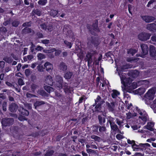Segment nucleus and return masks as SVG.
Returning <instances> with one entry per match:
<instances>
[{
  "label": "nucleus",
  "mask_w": 156,
  "mask_h": 156,
  "mask_svg": "<svg viewBox=\"0 0 156 156\" xmlns=\"http://www.w3.org/2000/svg\"><path fill=\"white\" fill-rule=\"evenodd\" d=\"M87 27L89 32L92 35L95 36L96 32L99 33L100 31L98 27V21L97 20H95L91 25L87 24Z\"/></svg>",
  "instance_id": "f257e3e1"
},
{
  "label": "nucleus",
  "mask_w": 156,
  "mask_h": 156,
  "mask_svg": "<svg viewBox=\"0 0 156 156\" xmlns=\"http://www.w3.org/2000/svg\"><path fill=\"white\" fill-rule=\"evenodd\" d=\"M97 54V52L95 50H90L87 52L86 55L85 60L87 62L88 65L89 66L90 64H91L93 62L92 57L94 56Z\"/></svg>",
  "instance_id": "f03ea898"
},
{
  "label": "nucleus",
  "mask_w": 156,
  "mask_h": 156,
  "mask_svg": "<svg viewBox=\"0 0 156 156\" xmlns=\"http://www.w3.org/2000/svg\"><path fill=\"white\" fill-rule=\"evenodd\" d=\"M121 79V83L126 87L128 85L131 84L132 80L130 77L126 78V77L123 75V73H122L121 75L119 74Z\"/></svg>",
  "instance_id": "7ed1b4c3"
},
{
  "label": "nucleus",
  "mask_w": 156,
  "mask_h": 156,
  "mask_svg": "<svg viewBox=\"0 0 156 156\" xmlns=\"http://www.w3.org/2000/svg\"><path fill=\"white\" fill-rule=\"evenodd\" d=\"M14 122V120L13 118H6L2 119L1 123L2 126L6 127L12 125Z\"/></svg>",
  "instance_id": "20e7f679"
},
{
  "label": "nucleus",
  "mask_w": 156,
  "mask_h": 156,
  "mask_svg": "<svg viewBox=\"0 0 156 156\" xmlns=\"http://www.w3.org/2000/svg\"><path fill=\"white\" fill-rule=\"evenodd\" d=\"M151 36L150 34L143 32L138 35V37L140 40L141 41H145L149 39Z\"/></svg>",
  "instance_id": "39448f33"
},
{
  "label": "nucleus",
  "mask_w": 156,
  "mask_h": 156,
  "mask_svg": "<svg viewBox=\"0 0 156 156\" xmlns=\"http://www.w3.org/2000/svg\"><path fill=\"white\" fill-rule=\"evenodd\" d=\"M155 92L153 89H150L144 95V97L147 100H152L154 98Z\"/></svg>",
  "instance_id": "423d86ee"
},
{
  "label": "nucleus",
  "mask_w": 156,
  "mask_h": 156,
  "mask_svg": "<svg viewBox=\"0 0 156 156\" xmlns=\"http://www.w3.org/2000/svg\"><path fill=\"white\" fill-rule=\"evenodd\" d=\"M90 43L93 45L95 47H97L100 44L98 37L95 36L91 37L89 39Z\"/></svg>",
  "instance_id": "0eeeda50"
},
{
  "label": "nucleus",
  "mask_w": 156,
  "mask_h": 156,
  "mask_svg": "<svg viewBox=\"0 0 156 156\" xmlns=\"http://www.w3.org/2000/svg\"><path fill=\"white\" fill-rule=\"evenodd\" d=\"M142 19L147 23H149L152 22L155 20L154 17L151 16H141Z\"/></svg>",
  "instance_id": "6e6552de"
},
{
  "label": "nucleus",
  "mask_w": 156,
  "mask_h": 156,
  "mask_svg": "<svg viewBox=\"0 0 156 156\" xmlns=\"http://www.w3.org/2000/svg\"><path fill=\"white\" fill-rule=\"evenodd\" d=\"M149 53L151 56L156 60V50L155 48L152 45L150 46Z\"/></svg>",
  "instance_id": "1a4fd4ad"
},
{
  "label": "nucleus",
  "mask_w": 156,
  "mask_h": 156,
  "mask_svg": "<svg viewBox=\"0 0 156 156\" xmlns=\"http://www.w3.org/2000/svg\"><path fill=\"white\" fill-rule=\"evenodd\" d=\"M18 111L19 114L21 116H26L28 115L29 114V111L22 107H20L18 108Z\"/></svg>",
  "instance_id": "9d476101"
},
{
  "label": "nucleus",
  "mask_w": 156,
  "mask_h": 156,
  "mask_svg": "<svg viewBox=\"0 0 156 156\" xmlns=\"http://www.w3.org/2000/svg\"><path fill=\"white\" fill-rule=\"evenodd\" d=\"M44 69L48 72H51L53 69V65L48 62H45L44 65Z\"/></svg>",
  "instance_id": "9b49d317"
},
{
  "label": "nucleus",
  "mask_w": 156,
  "mask_h": 156,
  "mask_svg": "<svg viewBox=\"0 0 156 156\" xmlns=\"http://www.w3.org/2000/svg\"><path fill=\"white\" fill-rule=\"evenodd\" d=\"M98 119L99 124L101 126H105L104 123L105 122V117L103 114L98 115Z\"/></svg>",
  "instance_id": "f8f14e48"
},
{
  "label": "nucleus",
  "mask_w": 156,
  "mask_h": 156,
  "mask_svg": "<svg viewBox=\"0 0 156 156\" xmlns=\"http://www.w3.org/2000/svg\"><path fill=\"white\" fill-rule=\"evenodd\" d=\"M73 75V74L72 71H67L64 72L63 76L66 79L68 80L72 77Z\"/></svg>",
  "instance_id": "ddd939ff"
},
{
  "label": "nucleus",
  "mask_w": 156,
  "mask_h": 156,
  "mask_svg": "<svg viewBox=\"0 0 156 156\" xmlns=\"http://www.w3.org/2000/svg\"><path fill=\"white\" fill-rule=\"evenodd\" d=\"M141 48L142 52L144 55H146L148 53L149 48L147 45L145 44H142L140 45Z\"/></svg>",
  "instance_id": "4468645a"
},
{
  "label": "nucleus",
  "mask_w": 156,
  "mask_h": 156,
  "mask_svg": "<svg viewBox=\"0 0 156 156\" xmlns=\"http://www.w3.org/2000/svg\"><path fill=\"white\" fill-rule=\"evenodd\" d=\"M132 147L133 151H143L142 146L141 144L139 145L136 144L135 143L132 145Z\"/></svg>",
  "instance_id": "2eb2a0df"
},
{
  "label": "nucleus",
  "mask_w": 156,
  "mask_h": 156,
  "mask_svg": "<svg viewBox=\"0 0 156 156\" xmlns=\"http://www.w3.org/2000/svg\"><path fill=\"white\" fill-rule=\"evenodd\" d=\"M45 82L46 83L51 86H53L54 84L53 78L50 75L46 76L45 79Z\"/></svg>",
  "instance_id": "dca6fc26"
},
{
  "label": "nucleus",
  "mask_w": 156,
  "mask_h": 156,
  "mask_svg": "<svg viewBox=\"0 0 156 156\" xmlns=\"http://www.w3.org/2000/svg\"><path fill=\"white\" fill-rule=\"evenodd\" d=\"M146 28L151 31H156V24L154 23L148 24Z\"/></svg>",
  "instance_id": "f3484780"
},
{
  "label": "nucleus",
  "mask_w": 156,
  "mask_h": 156,
  "mask_svg": "<svg viewBox=\"0 0 156 156\" xmlns=\"http://www.w3.org/2000/svg\"><path fill=\"white\" fill-rule=\"evenodd\" d=\"M139 74V72L136 70H132L128 74L129 76L133 78H135L138 77Z\"/></svg>",
  "instance_id": "a211bd4d"
},
{
  "label": "nucleus",
  "mask_w": 156,
  "mask_h": 156,
  "mask_svg": "<svg viewBox=\"0 0 156 156\" xmlns=\"http://www.w3.org/2000/svg\"><path fill=\"white\" fill-rule=\"evenodd\" d=\"M63 83V80L62 77H60L58 79H57L56 84H55L56 85V86L59 88L60 89L62 87V84Z\"/></svg>",
  "instance_id": "6ab92c4d"
},
{
  "label": "nucleus",
  "mask_w": 156,
  "mask_h": 156,
  "mask_svg": "<svg viewBox=\"0 0 156 156\" xmlns=\"http://www.w3.org/2000/svg\"><path fill=\"white\" fill-rule=\"evenodd\" d=\"M86 151L89 156H96L97 155V150H94L91 149H87Z\"/></svg>",
  "instance_id": "aec40b11"
},
{
  "label": "nucleus",
  "mask_w": 156,
  "mask_h": 156,
  "mask_svg": "<svg viewBox=\"0 0 156 156\" xmlns=\"http://www.w3.org/2000/svg\"><path fill=\"white\" fill-rule=\"evenodd\" d=\"M18 107L17 105L15 103H12L9 105V110L12 112H14L16 111Z\"/></svg>",
  "instance_id": "412c9836"
},
{
  "label": "nucleus",
  "mask_w": 156,
  "mask_h": 156,
  "mask_svg": "<svg viewBox=\"0 0 156 156\" xmlns=\"http://www.w3.org/2000/svg\"><path fill=\"white\" fill-rule=\"evenodd\" d=\"M138 85L137 83H133L131 86L127 88V91L129 93L131 92L133 90L136 89Z\"/></svg>",
  "instance_id": "4be33fe9"
},
{
  "label": "nucleus",
  "mask_w": 156,
  "mask_h": 156,
  "mask_svg": "<svg viewBox=\"0 0 156 156\" xmlns=\"http://www.w3.org/2000/svg\"><path fill=\"white\" fill-rule=\"evenodd\" d=\"M59 69L62 71H66L67 69V66L64 62H61L59 65Z\"/></svg>",
  "instance_id": "5701e85b"
},
{
  "label": "nucleus",
  "mask_w": 156,
  "mask_h": 156,
  "mask_svg": "<svg viewBox=\"0 0 156 156\" xmlns=\"http://www.w3.org/2000/svg\"><path fill=\"white\" fill-rule=\"evenodd\" d=\"M137 52V50L135 49L130 48L128 49L127 50V53L128 54L132 56H133Z\"/></svg>",
  "instance_id": "b1692460"
},
{
  "label": "nucleus",
  "mask_w": 156,
  "mask_h": 156,
  "mask_svg": "<svg viewBox=\"0 0 156 156\" xmlns=\"http://www.w3.org/2000/svg\"><path fill=\"white\" fill-rule=\"evenodd\" d=\"M120 94V92L119 91L116 90H112V93L111 94V96L113 98L115 99Z\"/></svg>",
  "instance_id": "393cba45"
},
{
  "label": "nucleus",
  "mask_w": 156,
  "mask_h": 156,
  "mask_svg": "<svg viewBox=\"0 0 156 156\" xmlns=\"http://www.w3.org/2000/svg\"><path fill=\"white\" fill-rule=\"evenodd\" d=\"M132 66V65L128 63L126 64L125 65H122L121 66L120 69L122 70L126 69L129 68H131Z\"/></svg>",
  "instance_id": "a878e982"
},
{
  "label": "nucleus",
  "mask_w": 156,
  "mask_h": 156,
  "mask_svg": "<svg viewBox=\"0 0 156 156\" xmlns=\"http://www.w3.org/2000/svg\"><path fill=\"white\" fill-rule=\"evenodd\" d=\"M143 115H142V116H139V118L142 120L144 122V124H145L147 121V115L146 114V112L145 111H143Z\"/></svg>",
  "instance_id": "bb28decb"
},
{
  "label": "nucleus",
  "mask_w": 156,
  "mask_h": 156,
  "mask_svg": "<svg viewBox=\"0 0 156 156\" xmlns=\"http://www.w3.org/2000/svg\"><path fill=\"white\" fill-rule=\"evenodd\" d=\"M152 124H153L152 122H150V124H148V123L147 125L144 126V127L151 131H154V130H156V129L152 128L151 125Z\"/></svg>",
  "instance_id": "cd10ccee"
},
{
  "label": "nucleus",
  "mask_w": 156,
  "mask_h": 156,
  "mask_svg": "<svg viewBox=\"0 0 156 156\" xmlns=\"http://www.w3.org/2000/svg\"><path fill=\"white\" fill-rule=\"evenodd\" d=\"M98 126L97 125H93L92 129V132L95 134H97L98 133Z\"/></svg>",
  "instance_id": "c85d7f7f"
},
{
  "label": "nucleus",
  "mask_w": 156,
  "mask_h": 156,
  "mask_svg": "<svg viewBox=\"0 0 156 156\" xmlns=\"http://www.w3.org/2000/svg\"><path fill=\"white\" fill-rule=\"evenodd\" d=\"M45 104L44 101H37L34 104V106L36 108L37 107L39 106Z\"/></svg>",
  "instance_id": "c756f323"
},
{
  "label": "nucleus",
  "mask_w": 156,
  "mask_h": 156,
  "mask_svg": "<svg viewBox=\"0 0 156 156\" xmlns=\"http://www.w3.org/2000/svg\"><path fill=\"white\" fill-rule=\"evenodd\" d=\"M32 30L31 28L26 27L22 30V32L23 34H28L31 33Z\"/></svg>",
  "instance_id": "7c9ffc66"
},
{
  "label": "nucleus",
  "mask_w": 156,
  "mask_h": 156,
  "mask_svg": "<svg viewBox=\"0 0 156 156\" xmlns=\"http://www.w3.org/2000/svg\"><path fill=\"white\" fill-rule=\"evenodd\" d=\"M90 138L91 139H94L95 141L100 142L101 141V138L95 135H93L91 136Z\"/></svg>",
  "instance_id": "2f4dec72"
},
{
  "label": "nucleus",
  "mask_w": 156,
  "mask_h": 156,
  "mask_svg": "<svg viewBox=\"0 0 156 156\" xmlns=\"http://www.w3.org/2000/svg\"><path fill=\"white\" fill-rule=\"evenodd\" d=\"M37 69L39 72H42L44 71V70L45 69L44 67H43L42 65L40 64L37 66Z\"/></svg>",
  "instance_id": "473e14b6"
},
{
  "label": "nucleus",
  "mask_w": 156,
  "mask_h": 156,
  "mask_svg": "<svg viewBox=\"0 0 156 156\" xmlns=\"http://www.w3.org/2000/svg\"><path fill=\"white\" fill-rule=\"evenodd\" d=\"M44 88L45 90L49 93H50L51 91H53V88L48 86H45Z\"/></svg>",
  "instance_id": "72a5a7b5"
},
{
  "label": "nucleus",
  "mask_w": 156,
  "mask_h": 156,
  "mask_svg": "<svg viewBox=\"0 0 156 156\" xmlns=\"http://www.w3.org/2000/svg\"><path fill=\"white\" fill-rule=\"evenodd\" d=\"M54 151L53 150L48 151H47L44 156H52L54 153Z\"/></svg>",
  "instance_id": "f704fd0d"
},
{
  "label": "nucleus",
  "mask_w": 156,
  "mask_h": 156,
  "mask_svg": "<svg viewBox=\"0 0 156 156\" xmlns=\"http://www.w3.org/2000/svg\"><path fill=\"white\" fill-rule=\"evenodd\" d=\"M33 12L35 14L39 16H41V11L38 9H34Z\"/></svg>",
  "instance_id": "c9c22d12"
},
{
  "label": "nucleus",
  "mask_w": 156,
  "mask_h": 156,
  "mask_svg": "<svg viewBox=\"0 0 156 156\" xmlns=\"http://www.w3.org/2000/svg\"><path fill=\"white\" fill-rule=\"evenodd\" d=\"M111 129L114 131H116L118 129L117 126L115 124V122L113 123V124L111 125Z\"/></svg>",
  "instance_id": "e433bc0d"
},
{
  "label": "nucleus",
  "mask_w": 156,
  "mask_h": 156,
  "mask_svg": "<svg viewBox=\"0 0 156 156\" xmlns=\"http://www.w3.org/2000/svg\"><path fill=\"white\" fill-rule=\"evenodd\" d=\"M58 12L57 10H51V11L50 15L53 17L55 16L58 13Z\"/></svg>",
  "instance_id": "4c0bfd02"
},
{
  "label": "nucleus",
  "mask_w": 156,
  "mask_h": 156,
  "mask_svg": "<svg viewBox=\"0 0 156 156\" xmlns=\"http://www.w3.org/2000/svg\"><path fill=\"white\" fill-rule=\"evenodd\" d=\"M64 43L66 46L68 47L69 48H70L72 47V44L71 42H69L66 40H65L64 41Z\"/></svg>",
  "instance_id": "58836bf2"
},
{
  "label": "nucleus",
  "mask_w": 156,
  "mask_h": 156,
  "mask_svg": "<svg viewBox=\"0 0 156 156\" xmlns=\"http://www.w3.org/2000/svg\"><path fill=\"white\" fill-rule=\"evenodd\" d=\"M47 3V0H39L38 2V4L41 5H44Z\"/></svg>",
  "instance_id": "ea45409f"
},
{
  "label": "nucleus",
  "mask_w": 156,
  "mask_h": 156,
  "mask_svg": "<svg viewBox=\"0 0 156 156\" xmlns=\"http://www.w3.org/2000/svg\"><path fill=\"white\" fill-rule=\"evenodd\" d=\"M99 126V131L100 132L102 133L106 131V127L103 126Z\"/></svg>",
  "instance_id": "a19ab883"
},
{
  "label": "nucleus",
  "mask_w": 156,
  "mask_h": 156,
  "mask_svg": "<svg viewBox=\"0 0 156 156\" xmlns=\"http://www.w3.org/2000/svg\"><path fill=\"white\" fill-rule=\"evenodd\" d=\"M11 22V19L10 18L6 20L3 23V24L5 26H6L9 24Z\"/></svg>",
  "instance_id": "79ce46f5"
},
{
  "label": "nucleus",
  "mask_w": 156,
  "mask_h": 156,
  "mask_svg": "<svg viewBox=\"0 0 156 156\" xmlns=\"http://www.w3.org/2000/svg\"><path fill=\"white\" fill-rule=\"evenodd\" d=\"M101 99V97L98 95L96 99L95 100V103L92 105L93 107H94L97 103L99 102V101Z\"/></svg>",
  "instance_id": "37998d69"
},
{
  "label": "nucleus",
  "mask_w": 156,
  "mask_h": 156,
  "mask_svg": "<svg viewBox=\"0 0 156 156\" xmlns=\"http://www.w3.org/2000/svg\"><path fill=\"white\" fill-rule=\"evenodd\" d=\"M37 57L38 58V59L40 60H41L45 58L44 55L43 54L41 53L38 54L37 55Z\"/></svg>",
  "instance_id": "c03bdc74"
},
{
  "label": "nucleus",
  "mask_w": 156,
  "mask_h": 156,
  "mask_svg": "<svg viewBox=\"0 0 156 156\" xmlns=\"http://www.w3.org/2000/svg\"><path fill=\"white\" fill-rule=\"evenodd\" d=\"M135 109L136 110V111L137 112L141 115H143L144 114L143 111L141 110L140 109H139L137 107H136Z\"/></svg>",
  "instance_id": "a18cd8bd"
},
{
  "label": "nucleus",
  "mask_w": 156,
  "mask_h": 156,
  "mask_svg": "<svg viewBox=\"0 0 156 156\" xmlns=\"http://www.w3.org/2000/svg\"><path fill=\"white\" fill-rule=\"evenodd\" d=\"M40 133L39 132H37L35 133H32L30 136L33 137H36L39 136Z\"/></svg>",
  "instance_id": "49530a36"
},
{
  "label": "nucleus",
  "mask_w": 156,
  "mask_h": 156,
  "mask_svg": "<svg viewBox=\"0 0 156 156\" xmlns=\"http://www.w3.org/2000/svg\"><path fill=\"white\" fill-rule=\"evenodd\" d=\"M63 90L66 94L69 93L71 92V88L69 86H68V87L66 88Z\"/></svg>",
  "instance_id": "de8ad7c7"
},
{
  "label": "nucleus",
  "mask_w": 156,
  "mask_h": 156,
  "mask_svg": "<svg viewBox=\"0 0 156 156\" xmlns=\"http://www.w3.org/2000/svg\"><path fill=\"white\" fill-rule=\"evenodd\" d=\"M95 108V111H97L98 110V109L100 108L101 107V103L98 102L94 106Z\"/></svg>",
  "instance_id": "09e8293b"
},
{
  "label": "nucleus",
  "mask_w": 156,
  "mask_h": 156,
  "mask_svg": "<svg viewBox=\"0 0 156 156\" xmlns=\"http://www.w3.org/2000/svg\"><path fill=\"white\" fill-rule=\"evenodd\" d=\"M69 27V25H66L64 26V28L63 29V30L64 31L68 33V35L69 34V30H68V29Z\"/></svg>",
  "instance_id": "8fccbe9b"
},
{
  "label": "nucleus",
  "mask_w": 156,
  "mask_h": 156,
  "mask_svg": "<svg viewBox=\"0 0 156 156\" xmlns=\"http://www.w3.org/2000/svg\"><path fill=\"white\" fill-rule=\"evenodd\" d=\"M18 84L19 85L22 86L24 84V83L23 81V80L21 78H19L18 80Z\"/></svg>",
  "instance_id": "3c124183"
},
{
  "label": "nucleus",
  "mask_w": 156,
  "mask_h": 156,
  "mask_svg": "<svg viewBox=\"0 0 156 156\" xmlns=\"http://www.w3.org/2000/svg\"><path fill=\"white\" fill-rule=\"evenodd\" d=\"M112 54L111 53V51H109L108 52L106 53L105 54V55L107 58H112L111 56L112 55Z\"/></svg>",
  "instance_id": "603ef678"
},
{
  "label": "nucleus",
  "mask_w": 156,
  "mask_h": 156,
  "mask_svg": "<svg viewBox=\"0 0 156 156\" xmlns=\"http://www.w3.org/2000/svg\"><path fill=\"white\" fill-rule=\"evenodd\" d=\"M25 73L27 76H28L31 74V71L29 69H26L25 71Z\"/></svg>",
  "instance_id": "864d4df0"
},
{
  "label": "nucleus",
  "mask_w": 156,
  "mask_h": 156,
  "mask_svg": "<svg viewBox=\"0 0 156 156\" xmlns=\"http://www.w3.org/2000/svg\"><path fill=\"white\" fill-rule=\"evenodd\" d=\"M141 145L142 146L143 150L146 149V146H149L150 145L148 143H145L144 144L141 143Z\"/></svg>",
  "instance_id": "5fc2aeb1"
},
{
  "label": "nucleus",
  "mask_w": 156,
  "mask_h": 156,
  "mask_svg": "<svg viewBox=\"0 0 156 156\" xmlns=\"http://www.w3.org/2000/svg\"><path fill=\"white\" fill-rule=\"evenodd\" d=\"M107 105L108 108L111 111H113L114 110L112 106L110 104L109 102H107Z\"/></svg>",
  "instance_id": "6e6d98bb"
},
{
  "label": "nucleus",
  "mask_w": 156,
  "mask_h": 156,
  "mask_svg": "<svg viewBox=\"0 0 156 156\" xmlns=\"http://www.w3.org/2000/svg\"><path fill=\"white\" fill-rule=\"evenodd\" d=\"M19 24V23L18 21H14L12 23V25L15 27H17Z\"/></svg>",
  "instance_id": "4d7b16f0"
},
{
  "label": "nucleus",
  "mask_w": 156,
  "mask_h": 156,
  "mask_svg": "<svg viewBox=\"0 0 156 156\" xmlns=\"http://www.w3.org/2000/svg\"><path fill=\"white\" fill-rule=\"evenodd\" d=\"M4 60L5 62L9 63L11 62L12 61L11 58L9 57L5 58Z\"/></svg>",
  "instance_id": "13d9d810"
},
{
  "label": "nucleus",
  "mask_w": 156,
  "mask_h": 156,
  "mask_svg": "<svg viewBox=\"0 0 156 156\" xmlns=\"http://www.w3.org/2000/svg\"><path fill=\"white\" fill-rule=\"evenodd\" d=\"M68 85V84L67 83H63L62 84V87H61V89L62 88L64 90L66 88L68 87L69 86Z\"/></svg>",
  "instance_id": "bf43d9fd"
},
{
  "label": "nucleus",
  "mask_w": 156,
  "mask_h": 156,
  "mask_svg": "<svg viewBox=\"0 0 156 156\" xmlns=\"http://www.w3.org/2000/svg\"><path fill=\"white\" fill-rule=\"evenodd\" d=\"M37 86L35 84H33L31 85V90L32 91H34L37 88Z\"/></svg>",
  "instance_id": "052dcab7"
},
{
  "label": "nucleus",
  "mask_w": 156,
  "mask_h": 156,
  "mask_svg": "<svg viewBox=\"0 0 156 156\" xmlns=\"http://www.w3.org/2000/svg\"><path fill=\"white\" fill-rule=\"evenodd\" d=\"M2 108L3 111L4 112H5L6 111V103L5 102H4V103L3 104Z\"/></svg>",
  "instance_id": "680f3d73"
},
{
  "label": "nucleus",
  "mask_w": 156,
  "mask_h": 156,
  "mask_svg": "<svg viewBox=\"0 0 156 156\" xmlns=\"http://www.w3.org/2000/svg\"><path fill=\"white\" fill-rule=\"evenodd\" d=\"M55 55L56 56H58L61 53L62 51L61 50H55Z\"/></svg>",
  "instance_id": "e2e57ef3"
},
{
  "label": "nucleus",
  "mask_w": 156,
  "mask_h": 156,
  "mask_svg": "<svg viewBox=\"0 0 156 156\" xmlns=\"http://www.w3.org/2000/svg\"><path fill=\"white\" fill-rule=\"evenodd\" d=\"M123 136L122 135L119 134H117L116 136V138L118 140H120L123 138Z\"/></svg>",
  "instance_id": "0e129e2a"
},
{
  "label": "nucleus",
  "mask_w": 156,
  "mask_h": 156,
  "mask_svg": "<svg viewBox=\"0 0 156 156\" xmlns=\"http://www.w3.org/2000/svg\"><path fill=\"white\" fill-rule=\"evenodd\" d=\"M18 119L22 121H23V120H27V119L25 117V116H20L18 118Z\"/></svg>",
  "instance_id": "69168bd1"
},
{
  "label": "nucleus",
  "mask_w": 156,
  "mask_h": 156,
  "mask_svg": "<svg viewBox=\"0 0 156 156\" xmlns=\"http://www.w3.org/2000/svg\"><path fill=\"white\" fill-rule=\"evenodd\" d=\"M40 26L42 29L45 30H46L47 28V25L45 23H42L41 25Z\"/></svg>",
  "instance_id": "338daca9"
},
{
  "label": "nucleus",
  "mask_w": 156,
  "mask_h": 156,
  "mask_svg": "<svg viewBox=\"0 0 156 156\" xmlns=\"http://www.w3.org/2000/svg\"><path fill=\"white\" fill-rule=\"evenodd\" d=\"M55 96L59 98H61L62 96V94L57 91L55 92Z\"/></svg>",
  "instance_id": "774afa93"
}]
</instances>
